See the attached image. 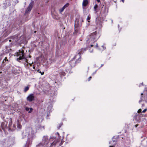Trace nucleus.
<instances>
[{"instance_id":"nucleus-12","label":"nucleus","mask_w":147,"mask_h":147,"mask_svg":"<svg viewBox=\"0 0 147 147\" xmlns=\"http://www.w3.org/2000/svg\"><path fill=\"white\" fill-rule=\"evenodd\" d=\"M11 32L10 30H5L4 32V35L5 37L7 36Z\"/></svg>"},{"instance_id":"nucleus-45","label":"nucleus","mask_w":147,"mask_h":147,"mask_svg":"<svg viewBox=\"0 0 147 147\" xmlns=\"http://www.w3.org/2000/svg\"><path fill=\"white\" fill-rule=\"evenodd\" d=\"M121 1L123 3L124 2V0H121Z\"/></svg>"},{"instance_id":"nucleus-24","label":"nucleus","mask_w":147,"mask_h":147,"mask_svg":"<svg viewBox=\"0 0 147 147\" xmlns=\"http://www.w3.org/2000/svg\"><path fill=\"white\" fill-rule=\"evenodd\" d=\"M17 127L21 129L22 127V125H21L19 123H18Z\"/></svg>"},{"instance_id":"nucleus-48","label":"nucleus","mask_w":147,"mask_h":147,"mask_svg":"<svg viewBox=\"0 0 147 147\" xmlns=\"http://www.w3.org/2000/svg\"><path fill=\"white\" fill-rule=\"evenodd\" d=\"M96 47H98V44H97V43H96Z\"/></svg>"},{"instance_id":"nucleus-27","label":"nucleus","mask_w":147,"mask_h":147,"mask_svg":"<svg viewBox=\"0 0 147 147\" xmlns=\"http://www.w3.org/2000/svg\"><path fill=\"white\" fill-rule=\"evenodd\" d=\"M37 71H38L39 73H40L41 75H43L44 74V72H43L42 73L41 72V71L39 70L38 69V70Z\"/></svg>"},{"instance_id":"nucleus-50","label":"nucleus","mask_w":147,"mask_h":147,"mask_svg":"<svg viewBox=\"0 0 147 147\" xmlns=\"http://www.w3.org/2000/svg\"><path fill=\"white\" fill-rule=\"evenodd\" d=\"M35 67L34 66L33 67V68L34 69H35Z\"/></svg>"},{"instance_id":"nucleus-6","label":"nucleus","mask_w":147,"mask_h":147,"mask_svg":"<svg viewBox=\"0 0 147 147\" xmlns=\"http://www.w3.org/2000/svg\"><path fill=\"white\" fill-rule=\"evenodd\" d=\"M20 38L19 36L16 35H15L11 37V39L12 40V42L13 43L18 42H20L19 41Z\"/></svg>"},{"instance_id":"nucleus-33","label":"nucleus","mask_w":147,"mask_h":147,"mask_svg":"<svg viewBox=\"0 0 147 147\" xmlns=\"http://www.w3.org/2000/svg\"><path fill=\"white\" fill-rule=\"evenodd\" d=\"M142 111V109H139L138 111V113H141Z\"/></svg>"},{"instance_id":"nucleus-11","label":"nucleus","mask_w":147,"mask_h":147,"mask_svg":"<svg viewBox=\"0 0 147 147\" xmlns=\"http://www.w3.org/2000/svg\"><path fill=\"white\" fill-rule=\"evenodd\" d=\"M76 61L74 59L71 60L69 61V64L71 67H74L76 65Z\"/></svg>"},{"instance_id":"nucleus-7","label":"nucleus","mask_w":147,"mask_h":147,"mask_svg":"<svg viewBox=\"0 0 147 147\" xmlns=\"http://www.w3.org/2000/svg\"><path fill=\"white\" fill-rule=\"evenodd\" d=\"M34 100V96L33 94H30L27 97V100L29 102H32Z\"/></svg>"},{"instance_id":"nucleus-14","label":"nucleus","mask_w":147,"mask_h":147,"mask_svg":"<svg viewBox=\"0 0 147 147\" xmlns=\"http://www.w3.org/2000/svg\"><path fill=\"white\" fill-rule=\"evenodd\" d=\"M30 143V141L29 138L28 139L26 144L23 147H28Z\"/></svg>"},{"instance_id":"nucleus-1","label":"nucleus","mask_w":147,"mask_h":147,"mask_svg":"<svg viewBox=\"0 0 147 147\" xmlns=\"http://www.w3.org/2000/svg\"><path fill=\"white\" fill-rule=\"evenodd\" d=\"M79 19L76 18L75 20L74 30V33H77L78 32L80 28L82 26V24L80 23Z\"/></svg>"},{"instance_id":"nucleus-3","label":"nucleus","mask_w":147,"mask_h":147,"mask_svg":"<svg viewBox=\"0 0 147 147\" xmlns=\"http://www.w3.org/2000/svg\"><path fill=\"white\" fill-rule=\"evenodd\" d=\"M97 38L98 37L97 35L96 32H95L91 34L88 40L89 42L93 41L94 42H95Z\"/></svg>"},{"instance_id":"nucleus-10","label":"nucleus","mask_w":147,"mask_h":147,"mask_svg":"<svg viewBox=\"0 0 147 147\" xmlns=\"http://www.w3.org/2000/svg\"><path fill=\"white\" fill-rule=\"evenodd\" d=\"M7 123L6 122H2L1 124V126L3 130L7 127Z\"/></svg>"},{"instance_id":"nucleus-23","label":"nucleus","mask_w":147,"mask_h":147,"mask_svg":"<svg viewBox=\"0 0 147 147\" xmlns=\"http://www.w3.org/2000/svg\"><path fill=\"white\" fill-rule=\"evenodd\" d=\"M69 5V3H67L66 4H65L63 7L65 8L68 7Z\"/></svg>"},{"instance_id":"nucleus-40","label":"nucleus","mask_w":147,"mask_h":147,"mask_svg":"<svg viewBox=\"0 0 147 147\" xmlns=\"http://www.w3.org/2000/svg\"><path fill=\"white\" fill-rule=\"evenodd\" d=\"M81 19L82 20V22H84L83 19L82 18H81Z\"/></svg>"},{"instance_id":"nucleus-8","label":"nucleus","mask_w":147,"mask_h":147,"mask_svg":"<svg viewBox=\"0 0 147 147\" xmlns=\"http://www.w3.org/2000/svg\"><path fill=\"white\" fill-rule=\"evenodd\" d=\"M116 138L115 136L113 137L112 138V140L109 142V144L111 145H115L117 141V138Z\"/></svg>"},{"instance_id":"nucleus-22","label":"nucleus","mask_w":147,"mask_h":147,"mask_svg":"<svg viewBox=\"0 0 147 147\" xmlns=\"http://www.w3.org/2000/svg\"><path fill=\"white\" fill-rule=\"evenodd\" d=\"M56 144V142H53V143H52L51 144V146L52 147L53 145H54V146Z\"/></svg>"},{"instance_id":"nucleus-53","label":"nucleus","mask_w":147,"mask_h":147,"mask_svg":"<svg viewBox=\"0 0 147 147\" xmlns=\"http://www.w3.org/2000/svg\"><path fill=\"white\" fill-rule=\"evenodd\" d=\"M112 22H113V20H112Z\"/></svg>"},{"instance_id":"nucleus-43","label":"nucleus","mask_w":147,"mask_h":147,"mask_svg":"<svg viewBox=\"0 0 147 147\" xmlns=\"http://www.w3.org/2000/svg\"><path fill=\"white\" fill-rule=\"evenodd\" d=\"M142 99H141V100H140L139 101V103H140V102H141V101H142Z\"/></svg>"},{"instance_id":"nucleus-44","label":"nucleus","mask_w":147,"mask_h":147,"mask_svg":"<svg viewBox=\"0 0 147 147\" xmlns=\"http://www.w3.org/2000/svg\"><path fill=\"white\" fill-rule=\"evenodd\" d=\"M57 134H58V136H59V133H58V132H57Z\"/></svg>"},{"instance_id":"nucleus-21","label":"nucleus","mask_w":147,"mask_h":147,"mask_svg":"<svg viewBox=\"0 0 147 147\" xmlns=\"http://www.w3.org/2000/svg\"><path fill=\"white\" fill-rule=\"evenodd\" d=\"M65 8H64L63 7L61 9H59V11L60 13H61L65 9Z\"/></svg>"},{"instance_id":"nucleus-42","label":"nucleus","mask_w":147,"mask_h":147,"mask_svg":"<svg viewBox=\"0 0 147 147\" xmlns=\"http://www.w3.org/2000/svg\"><path fill=\"white\" fill-rule=\"evenodd\" d=\"M9 42H11V41H12V40H11H11H9Z\"/></svg>"},{"instance_id":"nucleus-41","label":"nucleus","mask_w":147,"mask_h":147,"mask_svg":"<svg viewBox=\"0 0 147 147\" xmlns=\"http://www.w3.org/2000/svg\"><path fill=\"white\" fill-rule=\"evenodd\" d=\"M96 1L98 3L100 2V0H96Z\"/></svg>"},{"instance_id":"nucleus-20","label":"nucleus","mask_w":147,"mask_h":147,"mask_svg":"<svg viewBox=\"0 0 147 147\" xmlns=\"http://www.w3.org/2000/svg\"><path fill=\"white\" fill-rule=\"evenodd\" d=\"M29 87L28 86L25 87L24 89V92H26L29 90Z\"/></svg>"},{"instance_id":"nucleus-9","label":"nucleus","mask_w":147,"mask_h":147,"mask_svg":"<svg viewBox=\"0 0 147 147\" xmlns=\"http://www.w3.org/2000/svg\"><path fill=\"white\" fill-rule=\"evenodd\" d=\"M87 49L86 48H82L78 51V54L79 56H80L81 54H83L84 52L86 51Z\"/></svg>"},{"instance_id":"nucleus-30","label":"nucleus","mask_w":147,"mask_h":147,"mask_svg":"<svg viewBox=\"0 0 147 147\" xmlns=\"http://www.w3.org/2000/svg\"><path fill=\"white\" fill-rule=\"evenodd\" d=\"M11 125V123H9V130L11 129V128H10V125Z\"/></svg>"},{"instance_id":"nucleus-49","label":"nucleus","mask_w":147,"mask_h":147,"mask_svg":"<svg viewBox=\"0 0 147 147\" xmlns=\"http://www.w3.org/2000/svg\"><path fill=\"white\" fill-rule=\"evenodd\" d=\"M103 65V64H102V65H101V66L100 67H102Z\"/></svg>"},{"instance_id":"nucleus-28","label":"nucleus","mask_w":147,"mask_h":147,"mask_svg":"<svg viewBox=\"0 0 147 147\" xmlns=\"http://www.w3.org/2000/svg\"><path fill=\"white\" fill-rule=\"evenodd\" d=\"M62 125V123H61L59 124V126H57V127L58 129H59L60 127H61Z\"/></svg>"},{"instance_id":"nucleus-37","label":"nucleus","mask_w":147,"mask_h":147,"mask_svg":"<svg viewBox=\"0 0 147 147\" xmlns=\"http://www.w3.org/2000/svg\"><path fill=\"white\" fill-rule=\"evenodd\" d=\"M94 11H95V13H96L98 11L96 9H94Z\"/></svg>"},{"instance_id":"nucleus-26","label":"nucleus","mask_w":147,"mask_h":147,"mask_svg":"<svg viewBox=\"0 0 147 147\" xmlns=\"http://www.w3.org/2000/svg\"><path fill=\"white\" fill-rule=\"evenodd\" d=\"M98 7V5L97 4H95L94 7V9H96Z\"/></svg>"},{"instance_id":"nucleus-18","label":"nucleus","mask_w":147,"mask_h":147,"mask_svg":"<svg viewBox=\"0 0 147 147\" xmlns=\"http://www.w3.org/2000/svg\"><path fill=\"white\" fill-rule=\"evenodd\" d=\"M100 18L99 17L96 18V23L97 24H100Z\"/></svg>"},{"instance_id":"nucleus-25","label":"nucleus","mask_w":147,"mask_h":147,"mask_svg":"<svg viewBox=\"0 0 147 147\" xmlns=\"http://www.w3.org/2000/svg\"><path fill=\"white\" fill-rule=\"evenodd\" d=\"M26 133V132H24V131L23 132V133H22V135L23 136H26L27 135H28V133H27V134H25Z\"/></svg>"},{"instance_id":"nucleus-5","label":"nucleus","mask_w":147,"mask_h":147,"mask_svg":"<svg viewBox=\"0 0 147 147\" xmlns=\"http://www.w3.org/2000/svg\"><path fill=\"white\" fill-rule=\"evenodd\" d=\"M33 5L34 1H32L30 3L29 5L26 9L25 12V14H26L30 12L33 6Z\"/></svg>"},{"instance_id":"nucleus-19","label":"nucleus","mask_w":147,"mask_h":147,"mask_svg":"<svg viewBox=\"0 0 147 147\" xmlns=\"http://www.w3.org/2000/svg\"><path fill=\"white\" fill-rule=\"evenodd\" d=\"M36 147H46V146L40 142L38 145L36 146Z\"/></svg>"},{"instance_id":"nucleus-47","label":"nucleus","mask_w":147,"mask_h":147,"mask_svg":"<svg viewBox=\"0 0 147 147\" xmlns=\"http://www.w3.org/2000/svg\"><path fill=\"white\" fill-rule=\"evenodd\" d=\"M135 126V127H136L138 125H136Z\"/></svg>"},{"instance_id":"nucleus-35","label":"nucleus","mask_w":147,"mask_h":147,"mask_svg":"<svg viewBox=\"0 0 147 147\" xmlns=\"http://www.w3.org/2000/svg\"><path fill=\"white\" fill-rule=\"evenodd\" d=\"M147 109H145L142 111V113H145L146 112V111H147Z\"/></svg>"},{"instance_id":"nucleus-46","label":"nucleus","mask_w":147,"mask_h":147,"mask_svg":"<svg viewBox=\"0 0 147 147\" xmlns=\"http://www.w3.org/2000/svg\"><path fill=\"white\" fill-rule=\"evenodd\" d=\"M90 46L91 47H92L93 46V45H91Z\"/></svg>"},{"instance_id":"nucleus-34","label":"nucleus","mask_w":147,"mask_h":147,"mask_svg":"<svg viewBox=\"0 0 147 147\" xmlns=\"http://www.w3.org/2000/svg\"><path fill=\"white\" fill-rule=\"evenodd\" d=\"M8 3H7V5L8 6H10L11 5V2H8Z\"/></svg>"},{"instance_id":"nucleus-32","label":"nucleus","mask_w":147,"mask_h":147,"mask_svg":"<svg viewBox=\"0 0 147 147\" xmlns=\"http://www.w3.org/2000/svg\"><path fill=\"white\" fill-rule=\"evenodd\" d=\"M43 128V129H45V127H44V126H39V127L38 128H36V129H38V128Z\"/></svg>"},{"instance_id":"nucleus-4","label":"nucleus","mask_w":147,"mask_h":147,"mask_svg":"<svg viewBox=\"0 0 147 147\" xmlns=\"http://www.w3.org/2000/svg\"><path fill=\"white\" fill-rule=\"evenodd\" d=\"M49 142V140L48 136H44L43 137L42 142L40 143L46 146Z\"/></svg>"},{"instance_id":"nucleus-17","label":"nucleus","mask_w":147,"mask_h":147,"mask_svg":"<svg viewBox=\"0 0 147 147\" xmlns=\"http://www.w3.org/2000/svg\"><path fill=\"white\" fill-rule=\"evenodd\" d=\"M88 3L87 0H84L83 1L82 3V6H83L85 7L86 6Z\"/></svg>"},{"instance_id":"nucleus-51","label":"nucleus","mask_w":147,"mask_h":147,"mask_svg":"<svg viewBox=\"0 0 147 147\" xmlns=\"http://www.w3.org/2000/svg\"><path fill=\"white\" fill-rule=\"evenodd\" d=\"M96 71H95V72H94V73H96Z\"/></svg>"},{"instance_id":"nucleus-2","label":"nucleus","mask_w":147,"mask_h":147,"mask_svg":"<svg viewBox=\"0 0 147 147\" xmlns=\"http://www.w3.org/2000/svg\"><path fill=\"white\" fill-rule=\"evenodd\" d=\"M16 55L17 57H19L17 59V60L18 62H20V60L25 59V54L24 53V51L22 50L21 51L19 50V52L17 53Z\"/></svg>"},{"instance_id":"nucleus-16","label":"nucleus","mask_w":147,"mask_h":147,"mask_svg":"<svg viewBox=\"0 0 147 147\" xmlns=\"http://www.w3.org/2000/svg\"><path fill=\"white\" fill-rule=\"evenodd\" d=\"M25 110L26 111H28L29 113H31L33 109L32 108H25Z\"/></svg>"},{"instance_id":"nucleus-13","label":"nucleus","mask_w":147,"mask_h":147,"mask_svg":"<svg viewBox=\"0 0 147 147\" xmlns=\"http://www.w3.org/2000/svg\"><path fill=\"white\" fill-rule=\"evenodd\" d=\"M104 6L103 5V6ZM103 9H104L103 12L105 13V15H106L108 12V10H107L106 7H102L101 8V11L102 12Z\"/></svg>"},{"instance_id":"nucleus-52","label":"nucleus","mask_w":147,"mask_h":147,"mask_svg":"<svg viewBox=\"0 0 147 147\" xmlns=\"http://www.w3.org/2000/svg\"><path fill=\"white\" fill-rule=\"evenodd\" d=\"M36 32V31H35L34 32L35 33Z\"/></svg>"},{"instance_id":"nucleus-39","label":"nucleus","mask_w":147,"mask_h":147,"mask_svg":"<svg viewBox=\"0 0 147 147\" xmlns=\"http://www.w3.org/2000/svg\"><path fill=\"white\" fill-rule=\"evenodd\" d=\"M143 93H141V99H142V95H143Z\"/></svg>"},{"instance_id":"nucleus-38","label":"nucleus","mask_w":147,"mask_h":147,"mask_svg":"<svg viewBox=\"0 0 147 147\" xmlns=\"http://www.w3.org/2000/svg\"><path fill=\"white\" fill-rule=\"evenodd\" d=\"M91 78H92L91 77V76L89 78H88V81H89L90 80V79H91Z\"/></svg>"},{"instance_id":"nucleus-15","label":"nucleus","mask_w":147,"mask_h":147,"mask_svg":"<svg viewBox=\"0 0 147 147\" xmlns=\"http://www.w3.org/2000/svg\"><path fill=\"white\" fill-rule=\"evenodd\" d=\"M58 72L59 74V75L61 76H65V72L62 70H59L58 71Z\"/></svg>"},{"instance_id":"nucleus-36","label":"nucleus","mask_w":147,"mask_h":147,"mask_svg":"<svg viewBox=\"0 0 147 147\" xmlns=\"http://www.w3.org/2000/svg\"><path fill=\"white\" fill-rule=\"evenodd\" d=\"M115 145H111L109 147H115Z\"/></svg>"},{"instance_id":"nucleus-31","label":"nucleus","mask_w":147,"mask_h":147,"mask_svg":"<svg viewBox=\"0 0 147 147\" xmlns=\"http://www.w3.org/2000/svg\"><path fill=\"white\" fill-rule=\"evenodd\" d=\"M145 100L147 101V94L146 95L144 96Z\"/></svg>"},{"instance_id":"nucleus-29","label":"nucleus","mask_w":147,"mask_h":147,"mask_svg":"<svg viewBox=\"0 0 147 147\" xmlns=\"http://www.w3.org/2000/svg\"><path fill=\"white\" fill-rule=\"evenodd\" d=\"M90 19V16H88L87 17V20H88V22H90V21H89V20Z\"/></svg>"}]
</instances>
